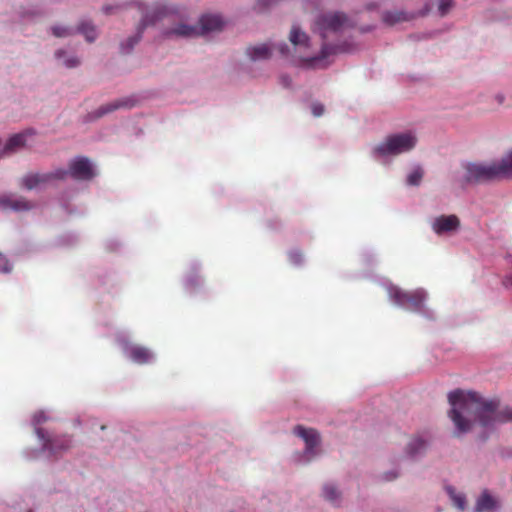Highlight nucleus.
Segmentation results:
<instances>
[{
    "instance_id": "nucleus-1",
    "label": "nucleus",
    "mask_w": 512,
    "mask_h": 512,
    "mask_svg": "<svg viewBox=\"0 0 512 512\" xmlns=\"http://www.w3.org/2000/svg\"><path fill=\"white\" fill-rule=\"evenodd\" d=\"M448 401L451 405L449 417L458 435L471 430L472 423L468 418L470 415H473L484 428H492L497 424L512 421V409L502 408L497 398L487 399L476 392L457 389L448 394Z\"/></svg>"
},
{
    "instance_id": "nucleus-2",
    "label": "nucleus",
    "mask_w": 512,
    "mask_h": 512,
    "mask_svg": "<svg viewBox=\"0 0 512 512\" xmlns=\"http://www.w3.org/2000/svg\"><path fill=\"white\" fill-rule=\"evenodd\" d=\"M353 26L352 20L342 12H328L316 18L312 30L314 33L319 34L323 40L321 59L354 50V45L350 42L331 43L329 41L330 38L338 37L344 30Z\"/></svg>"
},
{
    "instance_id": "nucleus-3",
    "label": "nucleus",
    "mask_w": 512,
    "mask_h": 512,
    "mask_svg": "<svg viewBox=\"0 0 512 512\" xmlns=\"http://www.w3.org/2000/svg\"><path fill=\"white\" fill-rule=\"evenodd\" d=\"M135 5L141 12L142 19L137 27L136 34L134 36L129 37L125 42L121 43L120 49L121 52L124 54L129 53L134 48V46L140 41V39L142 38L143 31L148 25H153L158 20L174 12V10H172L166 4L161 3H157L150 10H147L145 6L140 2H135Z\"/></svg>"
},
{
    "instance_id": "nucleus-4",
    "label": "nucleus",
    "mask_w": 512,
    "mask_h": 512,
    "mask_svg": "<svg viewBox=\"0 0 512 512\" xmlns=\"http://www.w3.org/2000/svg\"><path fill=\"white\" fill-rule=\"evenodd\" d=\"M200 25H188L180 22L175 27L167 29V37L193 38L208 32L221 30L224 22L219 15L206 14L199 20Z\"/></svg>"
},
{
    "instance_id": "nucleus-5",
    "label": "nucleus",
    "mask_w": 512,
    "mask_h": 512,
    "mask_svg": "<svg viewBox=\"0 0 512 512\" xmlns=\"http://www.w3.org/2000/svg\"><path fill=\"white\" fill-rule=\"evenodd\" d=\"M416 144L417 137L411 131L391 134L373 148L372 154L375 157L396 156L411 151Z\"/></svg>"
},
{
    "instance_id": "nucleus-6",
    "label": "nucleus",
    "mask_w": 512,
    "mask_h": 512,
    "mask_svg": "<svg viewBox=\"0 0 512 512\" xmlns=\"http://www.w3.org/2000/svg\"><path fill=\"white\" fill-rule=\"evenodd\" d=\"M390 298L399 306L411 310H421L426 298L423 290L404 291L397 287L389 290Z\"/></svg>"
},
{
    "instance_id": "nucleus-7",
    "label": "nucleus",
    "mask_w": 512,
    "mask_h": 512,
    "mask_svg": "<svg viewBox=\"0 0 512 512\" xmlns=\"http://www.w3.org/2000/svg\"><path fill=\"white\" fill-rule=\"evenodd\" d=\"M67 177V170L59 168L50 173H29L22 177L21 187L32 190L49 183L52 180H63Z\"/></svg>"
},
{
    "instance_id": "nucleus-8",
    "label": "nucleus",
    "mask_w": 512,
    "mask_h": 512,
    "mask_svg": "<svg viewBox=\"0 0 512 512\" xmlns=\"http://www.w3.org/2000/svg\"><path fill=\"white\" fill-rule=\"evenodd\" d=\"M465 178L469 182H484L499 178L497 164H469L466 167Z\"/></svg>"
},
{
    "instance_id": "nucleus-9",
    "label": "nucleus",
    "mask_w": 512,
    "mask_h": 512,
    "mask_svg": "<svg viewBox=\"0 0 512 512\" xmlns=\"http://www.w3.org/2000/svg\"><path fill=\"white\" fill-rule=\"evenodd\" d=\"M36 434L43 441V449L53 455L60 454L72 447V439L70 437L51 438L46 435L45 430L42 428H36Z\"/></svg>"
},
{
    "instance_id": "nucleus-10",
    "label": "nucleus",
    "mask_w": 512,
    "mask_h": 512,
    "mask_svg": "<svg viewBox=\"0 0 512 512\" xmlns=\"http://www.w3.org/2000/svg\"><path fill=\"white\" fill-rule=\"evenodd\" d=\"M293 433L304 440L306 445L305 453L308 455V458L314 457L316 455L315 448L320 443L318 431L314 428H305L302 425H297L294 427Z\"/></svg>"
},
{
    "instance_id": "nucleus-11",
    "label": "nucleus",
    "mask_w": 512,
    "mask_h": 512,
    "mask_svg": "<svg viewBox=\"0 0 512 512\" xmlns=\"http://www.w3.org/2000/svg\"><path fill=\"white\" fill-rule=\"evenodd\" d=\"M72 178L77 180H90L94 177V171L88 158L78 157L69 164V171Z\"/></svg>"
},
{
    "instance_id": "nucleus-12",
    "label": "nucleus",
    "mask_w": 512,
    "mask_h": 512,
    "mask_svg": "<svg viewBox=\"0 0 512 512\" xmlns=\"http://www.w3.org/2000/svg\"><path fill=\"white\" fill-rule=\"evenodd\" d=\"M459 226L460 221L456 215H441L432 223L433 231L438 235L456 231Z\"/></svg>"
},
{
    "instance_id": "nucleus-13",
    "label": "nucleus",
    "mask_w": 512,
    "mask_h": 512,
    "mask_svg": "<svg viewBox=\"0 0 512 512\" xmlns=\"http://www.w3.org/2000/svg\"><path fill=\"white\" fill-rule=\"evenodd\" d=\"M135 104L136 100L133 97H124L102 105L94 112V114L96 118H100L120 108H132Z\"/></svg>"
},
{
    "instance_id": "nucleus-14",
    "label": "nucleus",
    "mask_w": 512,
    "mask_h": 512,
    "mask_svg": "<svg viewBox=\"0 0 512 512\" xmlns=\"http://www.w3.org/2000/svg\"><path fill=\"white\" fill-rule=\"evenodd\" d=\"M26 136V133H19L10 137L4 148L2 150L0 149V157L9 156L24 147L26 144Z\"/></svg>"
},
{
    "instance_id": "nucleus-15",
    "label": "nucleus",
    "mask_w": 512,
    "mask_h": 512,
    "mask_svg": "<svg viewBox=\"0 0 512 512\" xmlns=\"http://www.w3.org/2000/svg\"><path fill=\"white\" fill-rule=\"evenodd\" d=\"M129 357L138 364L149 363L153 359V354L146 347L139 345H132L127 348Z\"/></svg>"
},
{
    "instance_id": "nucleus-16",
    "label": "nucleus",
    "mask_w": 512,
    "mask_h": 512,
    "mask_svg": "<svg viewBox=\"0 0 512 512\" xmlns=\"http://www.w3.org/2000/svg\"><path fill=\"white\" fill-rule=\"evenodd\" d=\"M289 40L295 48H299L300 50L309 48V36L296 25H293L291 28Z\"/></svg>"
},
{
    "instance_id": "nucleus-17",
    "label": "nucleus",
    "mask_w": 512,
    "mask_h": 512,
    "mask_svg": "<svg viewBox=\"0 0 512 512\" xmlns=\"http://www.w3.org/2000/svg\"><path fill=\"white\" fill-rule=\"evenodd\" d=\"M246 54L253 61L266 60L271 57L272 49L267 44H260V45L248 47L246 49Z\"/></svg>"
},
{
    "instance_id": "nucleus-18",
    "label": "nucleus",
    "mask_w": 512,
    "mask_h": 512,
    "mask_svg": "<svg viewBox=\"0 0 512 512\" xmlns=\"http://www.w3.org/2000/svg\"><path fill=\"white\" fill-rule=\"evenodd\" d=\"M412 16L403 11H386L382 15V20L388 25H394L403 21H408Z\"/></svg>"
},
{
    "instance_id": "nucleus-19",
    "label": "nucleus",
    "mask_w": 512,
    "mask_h": 512,
    "mask_svg": "<svg viewBox=\"0 0 512 512\" xmlns=\"http://www.w3.org/2000/svg\"><path fill=\"white\" fill-rule=\"evenodd\" d=\"M499 178H512V151L497 164Z\"/></svg>"
},
{
    "instance_id": "nucleus-20",
    "label": "nucleus",
    "mask_w": 512,
    "mask_h": 512,
    "mask_svg": "<svg viewBox=\"0 0 512 512\" xmlns=\"http://www.w3.org/2000/svg\"><path fill=\"white\" fill-rule=\"evenodd\" d=\"M2 205L4 208H10L15 211H25L30 210L32 208V204L24 198L16 200L4 198L2 200Z\"/></svg>"
},
{
    "instance_id": "nucleus-21",
    "label": "nucleus",
    "mask_w": 512,
    "mask_h": 512,
    "mask_svg": "<svg viewBox=\"0 0 512 512\" xmlns=\"http://www.w3.org/2000/svg\"><path fill=\"white\" fill-rule=\"evenodd\" d=\"M427 448V441L423 438L416 436L413 437L407 446V453L410 456H416L424 452Z\"/></svg>"
},
{
    "instance_id": "nucleus-22",
    "label": "nucleus",
    "mask_w": 512,
    "mask_h": 512,
    "mask_svg": "<svg viewBox=\"0 0 512 512\" xmlns=\"http://www.w3.org/2000/svg\"><path fill=\"white\" fill-rule=\"evenodd\" d=\"M77 31L83 34L88 42H93L97 38L95 26L88 21L81 22Z\"/></svg>"
},
{
    "instance_id": "nucleus-23",
    "label": "nucleus",
    "mask_w": 512,
    "mask_h": 512,
    "mask_svg": "<svg viewBox=\"0 0 512 512\" xmlns=\"http://www.w3.org/2000/svg\"><path fill=\"white\" fill-rule=\"evenodd\" d=\"M494 506V499L487 492H484L478 499L475 509L477 512H484L493 509Z\"/></svg>"
},
{
    "instance_id": "nucleus-24",
    "label": "nucleus",
    "mask_w": 512,
    "mask_h": 512,
    "mask_svg": "<svg viewBox=\"0 0 512 512\" xmlns=\"http://www.w3.org/2000/svg\"><path fill=\"white\" fill-rule=\"evenodd\" d=\"M323 496L326 500L336 504L340 498V493L332 484H326L323 487Z\"/></svg>"
},
{
    "instance_id": "nucleus-25",
    "label": "nucleus",
    "mask_w": 512,
    "mask_h": 512,
    "mask_svg": "<svg viewBox=\"0 0 512 512\" xmlns=\"http://www.w3.org/2000/svg\"><path fill=\"white\" fill-rule=\"evenodd\" d=\"M423 177V170L420 167L415 168L407 177V183L412 186L420 184Z\"/></svg>"
},
{
    "instance_id": "nucleus-26",
    "label": "nucleus",
    "mask_w": 512,
    "mask_h": 512,
    "mask_svg": "<svg viewBox=\"0 0 512 512\" xmlns=\"http://www.w3.org/2000/svg\"><path fill=\"white\" fill-rule=\"evenodd\" d=\"M51 31H52V34L58 38L68 37L73 34V30L71 28L64 27V26H58V25L53 26L51 28Z\"/></svg>"
},
{
    "instance_id": "nucleus-27",
    "label": "nucleus",
    "mask_w": 512,
    "mask_h": 512,
    "mask_svg": "<svg viewBox=\"0 0 512 512\" xmlns=\"http://www.w3.org/2000/svg\"><path fill=\"white\" fill-rule=\"evenodd\" d=\"M452 0H440L438 10L441 16H445L452 8Z\"/></svg>"
},
{
    "instance_id": "nucleus-28",
    "label": "nucleus",
    "mask_w": 512,
    "mask_h": 512,
    "mask_svg": "<svg viewBox=\"0 0 512 512\" xmlns=\"http://www.w3.org/2000/svg\"><path fill=\"white\" fill-rule=\"evenodd\" d=\"M11 271V265L8 261V259L0 253V273H7Z\"/></svg>"
},
{
    "instance_id": "nucleus-29",
    "label": "nucleus",
    "mask_w": 512,
    "mask_h": 512,
    "mask_svg": "<svg viewBox=\"0 0 512 512\" xmlns=\"http://www.w3.org/2000/svg\"><path fill=\"white\" fill-rule=\"evenodd\" d=\"M324 105L319 103V102H315L312 104L311 106V111H312V114L315 116V117H320L323 115L324 113Z\"/></svg>"
},
{
    "instance_id": "nucleus-30",
    "label": "nucleus",
    "mask_w": 512,
    "mask_h": 512,
    "mask_svg": "<svg viewBox=\"0 0 512 512\" xmlns=\"http://www.w3.org/2000/svg\"><path fill=\"white\" fill-rule=\"evenodd\" d=\"M452 499H453L454 505L458 509L464 510V508H465V499H464L463 496H461V495H453Z\"/></svg>"
},
{
    "instance_id": "nucleus-31",
    "label": "nucleus",
    "mask_w": 512,
    "mask_h": 512,
    "mask_svg": "<svg viewBox=\"0 0 512 512\" xmlns=\"http://www.w3.org/2000/svg\"><path fill=\"white\" fill-rule=\"evenodd\" d=\"M278 0H257V6L259 10L268 8L270 5L276 3Z\"/></svg>"
},
{
    "instance_id": "nucleus-32",
    "label": "nucleus",
    "mask_w": 512,
    "mask_h": 512,
    "mask_svg": "<svg viewBox=\"0 0 512 512\" xmlns=\"http://www.w3.org/2000/svg\"><path fill=\"white\" fill-rule=\"evenodd\" d=\"M79 63H80V61L76 57H70V58L66 59L64 62L65 66L68 68H74V67L78 66Z\"/></svg>"
},
{
    "instance_id": "nucleus-33",
    "label": "nucleus",
    "mask_w": 512,
    "mask_h": 512,
    "mask_svg": "<svg viewBox=\"0 0 512 512\" xmlns=\"http://www.w3.org/2000/svg\"><path fill=\"white\" fill-rule=\"evenodd\" d=\"M117 8H118V6H116V7H114V6H104L103 7V12L105 14H112V13H114V10L117 9Z\"/></svg>"
},
{
    "instance_id": "nucleus-34",
    "label": "nucleus",
    "mask_w": 512,
    "mask_h": 512,
    "mask_svg": "<svg viewBox=\"0 0 512 512\" xmlns=\"http://www.w3.org/2000/svg\"><path fill=\"white\" fill-rule=\"evenodd\" d=\"M503 284L506 286V287H512V274L505 277L504 281H503Z\"/></svg>"
},
{
    "instance_id": "nucleus-35",
    "label": "nucleus",
    "mask_w": 512,
    "mask_h": 512,
    "mask_svg": "<svg viewBox=\"0 0 512 512\" xmlns=\"http://www.w3.org/2000/svg\"><path fill=\"white\" fill-rule=\"evenodd\" d=\"M395 478H397V474H395V473H389V474L385 475V480H387V481L394 480Z\"/></svg>"
},
{
    "instance_id": "nucleus-36",
    "label": "nucleus",
    "mask_w": 512,
    "mask_h": 512,
    "mask_svg": "<svg viewBox=\"0 0 512 512\" xmlns=\"http://www.w3.org/2000/svg\"><path fill=\"white\" fill-rule=\"evenodd\" d=\"M35 420L37 423H41L42 421L45 420V418H44L43 414L40 413V414L35 415Z\"/></svg>"
},
{
    "instance_id": "nucleus-37",
    "label": "nucleus",
    "mask_w": 512,
    "mask_h": 512,
    "mask_svg": "<svg viewBox=\"0 0 512 512\" xmlns=\"http://www.w3.org/2000/svg\"><path fill=\"white\" fill-rule=\"evenodd\" d=\"M64 55H65V51H64V50H57V51L55 52V56H56V58H58V59H61Z\"/></svg>"
},
{
    "instance_id": "nucleus-38",
    "label": "nucleus",
    "mask_w": 512,
    "mask_h": 512,
    "mask_svg": "<svg viewBox=\"0 0 512 512\" xmlns=\"http://www.w3.org/2000/svg\"><path fill=\"white\" fill-rule=\"evenodd\" d=\"M279 50L282 55H286L288 53V48L286 46H281Z\"/></svg>"
}]
</instances>
